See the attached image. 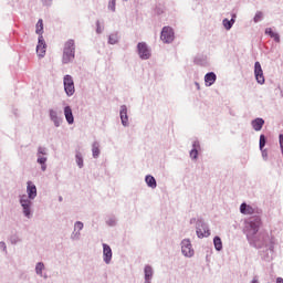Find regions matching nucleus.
<instances>
[{
  "mask_svg": "<svg viewBox=\"0 0 283 283\" xmlns=\"http://www.w3.org/2000/svg\"><path fill=\"white\" fill-rule=\"evenodd\" d=\"M75 52H76V48L74 45V40L66 41L64 43L62 62L65 64L72 63V61H74Z\"/></svg>",
  "mask_w": 283,
  "mask_h": 283,
  "instance_id": "obj_1",
  "label": "nucleus"
},
{
  "mask_svg": "<svg viewBox=\"0 0 283 283\" xmlns=\"http://www.w3.org/2000/svg\"><path fill=\"white\" fill-rule=\"evenodd\" d=\"M64 90L67 96H74V92H76L74 88V80L70 75L64 76Z\"/></svg>",
  "mask_w": 283,
  "mask_h": 283,
  "instance_id": "obj_2",
  "label": "nucleus"
},
{
  "mask_svg": "<svg viewBox=\"0 0 283 283\" xmlns=\"http://www.w3.org/2000/svg\"><path fill=\"white\" fill-rule=\"evenodd\" d=\"M160 39L164 43H171L174 41V29L171 27H164Z\"/></svg>",
  "mask_w": 283,
  "mask_h": 283,
  "instance_id": "obj_3",
  "label": "nucleus"
},
{
  "mask_svg": "<svg viewBox=\"0 0 283 283\" xmlns=\"http://www.w3.org/2000/svg\"><path fill=\"white\" fill-rule=\"evenodd\" d=\"M181 253L186 256V258H191L193 256V248L191 247V241L185 239L181 242Z\"/></svg>",
  "mask_w": 283,
  "mask_h": 283,
  "instance_id": "obj_4",
  "label": "nucleus"
},
{
  "mask_svg": "<svg viewBox=\"0 0 283 283\" xmlns=\"http://www.w3.org/2000/svg\"><path fill=\"white\" fill-rule=\"evenodd\" d=\"M254 74H255V80L260 85H264V71H262V65L260 62H255L254 64Z\"/></svg>",
  "mask_w": 283,
  "mask_h": 283,
  "instance_id": "obj_5",
  "label": "nucleus"
},
{
  "mask_svg": "<svg viewBox=\"0 0 283 283\" xmlns=\"http://www.w3.org/2000/svg\"><path fill=\"white\" fill-rule=\"evenodd\" d=\"M137 50L140 59L147 60L149 56H151V53L149 52V48H147V44L145 42H139L137 44Z\"/></svg>",
  "mask_w": 283,
  "mask_h": 283,
  "instance_id": "obj_6",
  "label": "nucleus"
},
{
  "mask_svg": "<svg viewBox=\"0 0 283 283\" xmlns=\"http://www.w3.org/2000/svg\"><path fill=\"white\" fill-rule=\"evenodd\" d=\"M45 40H43V35L39 36V42H38V46H36V54L38 56H40V59H43V56H45Z\"/></svg>",
  "mask_w": 283,
  "mask_h": 283,
  "instance_id": "obj_7",
  "label": "nucleus"
},
{
  "mask_svg": "<svg viewBox=\"0 0 283 283\" xmlns=\"http://www.w3.org/2000/svg\"><path fill=\"white\" fill-rule=\"evenodd\" d=\"M197 235L198 238H209L211 235V232L209 231L207 224L201 223L197 227Z\"/></svg>",
  "mask_w": 283,
  "mask_h": 283,
  "instance_id": "obj_8",
  "label": "nucleus"
},
{
  "mask_svg": "<svg viewBox=\"0 0 283 283\" xmlns=\"http://www.w3.org/2000/svg\"><path fill=\"white\" fill-rule=\"evenodd\" d=\"M25 198V196H23L21 199H20V205L22 206L23 208V213L27 218H30V206L32 205V201H30V199H23Z\"/></svg>",
  "mask_w": 283,
  "mask_h": 283,
  "instance_id": "obj_9",
  "label": "nucleus"
},
{
  "mask_svg": "<svg viewBox=\"0 0 283 283\" xmlns=\"http://www.w3.org/2000/svg\"><path fill=\"white\" fill-rule=\"evenodd\" d=\"M27 193L30 200H34V198H36V186L32 184V181H28Z\"/></svg>",
  "mask_w": 283,
  "mask_h": 283,
  "instance_id": "obj_10",
  "label": "nucleus"
},
{
  "mask_svg": "<svg viewBox=\"0 0 283 283\" xmlns=\"http://www.w3.org/2000/svg\"><path fill=\"white\" fill-rule=\"evenodd\" d=\"M103 255H104V262L106 264H109L112 262V248L107 244H103Z\"/></svg>",
  "mask_w": 283,
  "mask_h": 283,
  "instance_id": "obj_11",
  "label": "nucleus"
},
{
  "mask_svg": "<svg viewBox=\"0 0 283 283\" xmlns=\"http://www.w3.org/2000/svg\"><path fill=\"white\" fill-rule=\"evenodd\" d=\"M240 211L243 213V216H253L255 213V210L253 207L248 206L247 203H242L240 206Z\"/></svg>",
  "mask_w": 283,
  "mask_h": 283,
  "instance_id": "obj_12",
  "label": "nucleus"
},
{
  "mask_svg": "<svg viewBox=\"0 0 283 283\" xmlns=\"http://www.w3.org/2000/svg\"><path fill=\"white\" fill-rule=\"evenodd\" d=\"M251 125H252L254 132H261L262 127H264V120L262 118L258 117L251 122Z\"/></svg>",
  "mask_w": 283,
  "mask_h": 283,
  "instance_id": "obj_13",
  "label": "nucleus"
},
{
  "mask_svg": "<svg viewBox=\"0 0 283 283\" xmlns=\"http://www.w3.org/2000/svg\"><path fill=\"white\" fill-rule=\"evenodd\" d=\"M216 73L210 72L208 74L205 75V83L207 85V87H211V85H213V83H216Z\"/></svg>",
  "mask_w": 283,
  "mask_h": 283,
  "instance_id": "obj_14",
  "label": "nucleus"
},
{
  "mask_svg": "<svg viewBox=\"0 0 283 283\" xmlns=\"http://www.w3.org/2000/svg\"><path fill=\"white\" fill-rule=\"evenodd\" d=\"M119 115H120L122 125H124V127H127V123L129 120V118L127 117V106L120 107Z\"/></svg>",
  "mask_w": 283,
  "mask_h": 283,
  "instance_id": "obj_15",
  "label": "nucleus"
},
{
  "mask_svg": "<svg viewBox=\"0 0 283 283\" xmlns=\"http://www.w3.org/2000/svg\"><path fill=\"white\" fill-rule=\"evenodd\" d=\"M64 116L69 125H72L74 123V115L72 114V108L70 106H66L64 108Z\"/></svg>",
  "mask_w": 283,
  "mask_h": 283,
  "instance_id": "obj_16",
  "label": "nucleus"
},
{
  "mask_svg": "<svg viewBox=\"0 0 283 283\" xmlns=\"http://www.w3.org/2000/svg\"><path fill=\"white\" fill-rule=\"evenodd\" d=\"M50 118L54 123L55 127H61V119H59V115L56 114V111L54 109L50 111Z\"/></svg>",
  "mask_w": 283,
  "mask_h": 283,
  "instance_id": "obj_17",
  "label": "nucleus"
},
{
  "mask_svg": "<svg viewBox=\"0 0 283 283\" xmlns=\"http://www.w3.org/2000/svg\"><path fill=\"white\" fill-rule=\"evenodd\" d=\"M265 34H269V36H271V39H274L276 43H280V35L275 33L273 29L271 28L265 29Z\"/></svg>",
  "mask_w": 283,
  "mask_h": 283,
  "instance_id": "obj_18",
  "label": "nucleus"
},
{
  "mask_svg": "<svg viewBox=\"0 0 283 283\" xmlns=\"http://www.w3.org/2000/svg\"><path fill=\"white\" fill-rule=\"evenodd\" d=\"M146 184L148 185V187H151V189H156L157 185H156V178H154V176H146Z\"/></svg>",
  "mask_w": 283,
  "mask_h": 283,
  "instance_id": "obj_19",
  "label": "nucleus"
},
{
  "mask_svg": "<svg viewBox=\"0 0 283 283\" xmlns=\"http://www.w3.org/2000/svg\"><path fill=\"white\" fill-rule=\"evenodd\" d=\"M35 32L39 36H43V19H40L35 25Z\"/></svg>",
  "mask_w": 283,
  "mask_h": 283,
  "instance_id": "obj_20",
  "label": "nucleus"
},
{
  "mask_svg": "<svg viewBox=\"0 0 283 283\" xmlns=\"http://www.w3.org/2000/svg\"><path fill=\"white\" fill-rule=\"evenodd\" d=\"M151 275H154V271L151 270V266L147 265L145 268V280H146V282L149 283V281L151 280Z\"/></svg>",
  "mask_w": 283,
  "mask_h": 283,
  "instance_id": "obj_21",
  "label": "nucleus"
},
{
  "mask_svg": "<svg viewBox=\"0 0 283 283\" xmlns=\"http://www.w3.org/2000/svg\"><path fill=\"white\" fill-rule=\"evenodd\" d=\"M213 244L217 251H222V239L220 237H214Z\"/></svg>",
  "mask_w": 283,
  "mask_h": 283,
  "instance_id": "obj_22",
  "label": "nucleus"
},
{
  "mask_svg": "<svg viewBox=\"0 0 283 283\" xmlns=\"http://www.w3.org/2000/svg\"><path fill=\"white\" fill-rule=\"evenodd\" d=\"M38 163L39 165H42L41 167L42 171H45V169H48V166H45V163H48V158L41 157L40 155H38Z\"/></svg>",
  "mask_w": 283,
  "mask_h": 283,
  "instance_id": "obj_23",
  "label": "nucleus"
},
{
  "mask_svg": "<svg viewBox=\"0 0 283 283\" xmlns=\"http://www.w3.org/2000/svg\"><path fill=\"white\" fill-rule=\"evenodd\" d=\"M265 145H266V136L260 135L259 147L262 151H264Z\"/></svg>",
  "mask_w": 283,
  "mask_h": 283,
  "instance_id": "obj_24",
  "label": "nucleus"
},
{
  "mask_svg": "<svg viewBox=\"0 0 283 283\" xmlns=\"http://www.w3.org/2000/svg\"><path fill=\"white\" fill-rule=\"evenodd\" d=\"M235 21L232 19V20H229V19H224L223 20V25H224V28H226V30H229L230 28H233V23H234Z\"/></svg>",
  "mask_w": 283,
  "mask_h": 283,
  "instance_id": "obj_25",
  "label": "nucleus"
},
{
  "mask_svg": "<svg viewBox=\"0 0 283 283\" xmlns=\"http://www.w3.org/2000/svg\"><path fill=\"white\" fill-rule=\"evenodd\" d=\"M262 19H264V13H262V11H258L254 15V23H259Z\"/></svg>",
  "mask_w": 283,
  "mask_h": 283,
  "instance_id": "obj_26",
  "label": "nucleus"
},
{
  "mask_svg": "<svg viewBox=\"0 0 283 283\" xmlns=\"http://www.w3.org/2000/svg\"><path fill=\"white\" fill-rule=\"evenodd\" d=\"M92 151H93L94 158H98V154H101V149H98V144L93 145Z\"/></svg>",
  "mask_w": 283,
  "mask_h": 283,
  "instance_id": "obj_27",
  "label": "nucleus"
},
{
  "mask_svg": "<svg viewBox=\"0 0 283 283\" xmlns=\"http://www.w3.org/2000/svg\"><path fill=\"white\" fill-rule=\"evenodd\" d=\"M76 163H77V166L81 168H83V156L81 155V153H77L76 156Z\"/></svg>",
  "mask_w": 283,
  "mask_h": 283,
  "instance_id": "obj_28",
  "label": "nucleus"
},
{
  "mask_svg": "<svg viewBox=\"0 0 283 283\" xmlns=\"http://www.w3.org/2000/svg\"><path fill=\"white\" fill-rule=\"evenodd\" d=\"M43 269H45V265L43 263L40 262L36 264L35 271H36L38 275H42Z\"/></svg>",
  "mask_w": 283,
  "mask_h": 283,
  "instance_id": "obj_29",
  "label": "nucleus"
},
{
  "mask_svg": "<svg viewBox=\"0 0 283 283\" xmlns=\"http://www.w3.org/2000/svg\"><path fill=\"white\" fill-rule=\"evenodd\" d=\"M108 43H111V45H115V43H118V36L109 35Z\"/></svg>",
  "mask_w": 283,
  "mask_h": 283,
  "instance_id": "obj_30",
  "label": "nucleus"
},
{
  "mask_svg": "<svg viewBox=\"0 0 283 283\" xmlns=\"http://www.w3.org/2000/svg\"><path fill=\"white\" fill-rule=\"evenodd\" d=\"M109 9L112 12H116V0H111Z\"/></svg>",
  "mask_w": 283,
  "mask_h": 283,
  "instance_id": "obj_31",
  "label": "nucleus"
},
{
  "mask_svg": "<svg viewBox=\"0 0 283 283\" xmlns=\"http://www.w3.org/2000/svg\"><path fill=\"white\" fill-rule=\"evenodd\" d=\"M75 229H77V231H83V222L77 221V222L75 223Z\"/></svg>",
  "mask_w": 283,
  "mask_h": 283,
  "instance_id": "obj_32",
  "label": "nucleus"
},
{
  "mask_svg": "<svg viewBox=\"0 0 283 283\" xmlns=\"http://www.w3.org/2000/svg\"><path fill=\"white\" fill-rule=\"evenodd\" d=\"M190 158H198V150L197 149H192L191 151H190Z\"/></svg>",
  "mask_w": 283,
  "mask_h": 283,
  "instance_id": "obj_33",
  "label": "nucleus"
},
{
  "mask_svg": "<svg viewBox=\"0 0 283 283\" xmlns=\"http://www.w3.org/2000/svg\"><path fill=\"white\" fill-rule=\"evenodd\" d=\"M41 154H42V156H45V148L40 147V148L38 149V156H41Z\"/></svg>",
  "mask_w": 283,
  "mask_h": 283,
  "instance_id": "obj_34",
  "label": "nucleus"
},
{
  "mask_svg": "<svg viewBox=\"0 0 283 283\" xmlns=\"http://www.w3.org/2000/svg\"><path fill=\"white\" fill-rule=\"evenodd\" d=\"M276 283H283V279L282 277H277L276 279Z\"/></svg>",
  "mask_w": 283,
  "mask_h": 283,
  "instance_id": "obj_35",
  "label": "nucleus"
},
{
  "mask_svg": "<svg viewBox=\"0 0 283 283\" xmlns=\"http://www.w3.org/2000/svg\"><path fill=\"white\" fill-rule=\"evenodd\" d=\"M258 227H260V222H258L256 227L254 228L255 232H258Z\"/></svg>",
  "mask_w": 283,
  "mask_h": 283,
  "instance_id": "obj_36",
  "label": "nucleus"
},
{
  "mask_svg": "<svg viewBox=\"0 0 283 283\" xmlns=\"http://www.w3.org/2000/svg\"><path fill=\"white\" fill-rule=\"evenodd\" d=\"M157 14H163V10L159 11V10L157 9Z\"/></svg>",
  "mask_w": 283,
  "mask_h": 283,
  "instance_id": "obj_37",
  "label": "nucleus"
},
{
  "mask_svg": "<svg viewBox=\"0 0 283 283\" xmlns=\"http://www.w3.org/2000/svg\"><path fill=\"white\" fill-rule=\"evenodd\" d=\"M252 283H258V279H254V280L252 281Z\"/></svg>",
  "mask_w": 283,
  "mask_h": 283,
  "instance_id": "obj_38",
  "label": "nucleus"
},
{
  "mask_svg": "<svg viewBox=\"0 0 283 283\" xmlns=\"http://www.w3.org/2000/svg\"><path fill=\"white\" fill-rule=\"evenodd\" d=\"M0 244H1V247H3L6 249V243H0Z\"/></svg>",
  "mask_w": 283,
  "mask_h": 283,
  "instance_id": "obj_39",
  "label": "nucleus"
}]
</instances>
